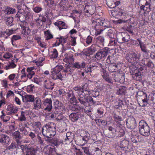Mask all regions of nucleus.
<instances>
[{
  "label": "nucleus",
  "mask_w": 155,
  "mask_h": 155,
  "mask_svg": "<svg viewBox=\"0 0 155 155\" xmlns=\"http://www.w3.org/2000/svg\"><path fill=\"white\" fill-rule=\"evenodd\" d=\"M114 118L115 121L118 124H119L120 123V121L122 120L120 117L117 115L116 114H114Z\"/></svg>",
  "instance_id": "57"
},
{
  "label": "nucleus",
  "mask_w": 155,
  "mask_h": 155,
  "mask_svg": "<svg viewBox=\"0 0 155 155\" xmlns=\"http://www.w3.org/2000/svg\"><path fill=\"white\" fill-rule=\"evenodd\" d=\"M96 41L97 42L103 45L104 41V38L102 36H100L96 38Z\"/></svg>",
  "instance_id": "52"
},
{
  "label": "nucleus",
  "mask_w": 155,
  "mask_h": 155,
  "mask_svg": "<svg viewBox=\"0 0 155 155\" xmlns=\"http://www.w3.org/2000/svg\"><path fill=\"white\" fill-rule=\"evenodd\" d=\"M92 23L95 24L96 33L97 35H100L106 28L111 27L110 22L105 20L97 19L93 20Z\"/></svg>",
  "instance_id": "1"
},
{
  "label": "nucleus",
  "mask_w": 155,
  "mask_h": 155,
  "mask_svg": "<svg viewBox=\"0 0 155 155\" xmlns=\"http://www.w3.org/2000/svg\"><path fill=\"white\" fill-rule=\"evenodd\" d=\"M34 102V109L38 110L41 108V102L39 98L36 97L35 98Z\"/></svg>",
  "instance_id": "21"
},
{
  "label": "nucleus",
  "mask_w": 155,
  "mask_h": 155,
  "mask_svg": "<svg viewBox=\"0 0 155 155\" xmlns=\"http://www.w3.org/2000/svg\"><path fill=\"white\" fill-rule=\"evenodd\" d=\"M10 139L9 136L6 134H0V143L2 144L5 145L9 143Z\"/></svg>",
  "instance_id": "10"
},
{
  "label": "nucleus",
  "mask_w": 155,
  "mask_h": 155,
  "mask_svg": "<svg viewBox=\"0 0 155 155\" xmlns=\"http://www.w3.org/2000/svg\"><path fill=\"white\" fill-rule=\"evenodd\" d=\"M6 25L8 26H12L14 25L13 18L12 17H5L4 18Z\"/></svg>",
  "instance_id": "24"
},
{
  "label": "nucleus",
  "mask_w": 155,
  "mask_h": 155,
  "mask_svg": "<svg viewBox=\"0 0 155 155\" xmlns=\"http://www.w3.org/2000/svg\"><path fill=\"white\" fill-rule=\"evenodd\" d=\"M81 117V114L80 112H78L76 113H72L69 115L70 118L73 122L77 121L78 118Z\"/></svg>",
  "instance_id": "16"
},
{
  "label": "nucleus",
  "mask_w": 155,
  "mask_h": 155,
  "mask_svg": "<svg viewBox=\"0 0 155 155\" xmlns=\"http://www.w3.org/2000/svg\"><path fill=\"white\" fill-rule=\"evenodd\" d=\"M149 99L150 105L152 106L155 105V94H153Z\"/></svg>",
  "instance_id": "48"
},
{
  "label": "nucleus",
  "mask_w": 155,
  "mask_h": 155,
  "mask_svg": "<svg viewBox=\"0 0 155 155\" xmlns=\"http://www.w3.org/2000/svg\"><path fill=\"white\" fill-rule=\"evenodd\" d=\"M56 130L55 126L46 124L43 126L42 133L43 135L47 138L45 140H48L49 139L54 137L56 134Z\"/></svg>",
  "instance_id": "2"
},
{
  "label": "nucleus",
  "mask_w": 155,
  "mask_h": 155,
  "mask_svg": "<svg viewBox=\"0 0 155 155\" xmlns=\"http://www.w3.org/2000/svg\"><path fill=\"white\" fill-rule=\"evenodd\" d=\"M52 103L51 98H46L45 99L43 103L44 105L46 107L45 110L48 111H50L52 108Z\"/></svg>",
  "instance_id": "13"
},
{
  "label": "nucleus",
  "mask_w": 155,
  "mask_h": 155,
  "mask_svg": "<svg viewBox=\"0 0 155 155\" xmlns=\"http://www.w3.org/2000/svg\"><path fill=\"white\" fill-rule=\"evenodd\" d=\"M146 66L150 68L153 69L154 68V64L149 58Z\"/></svg>",
  "instance_id": "51"
},
{
  "label": "nucleus",
  "mask_w": 155,
  "mask_h": 155,
  "mask_svg": "<svg viewBox=\"0 0 155 155\" xmlns=\"http://www.w3.org/2000/svg\"><path fill=\"white\" fill-rule=\"evenodd\" d=\"M106 3L108 7L114 8L120 4L119 0H106Z\"/></svg>",
  "instance_id": "9"
},
{
  "label": "nucleus",
  "mask_w": 155,
  "mask_h": 155,
  "mask_svg": "<svg viewBox=\"0 0 155 155\" xmlns=\"http://www.w3.org/2000/svg\"><path fill=\"white\" fill-rule=\"evenodd\" d=\"M58 55V52L56 49H53L52 51V54L50 55L51 58H56Z\"/></svg>",
  "instance_id": "56"
},
{
  "label": "nucleus",
  "mask_w": 155,
  "mask_h": 155,
  "mask_svg": "<svg viewBox=\"0 0 155 155\" xmlns=\"http://www.w3.org/2000/svg\"><path fill=\"white\" fill-rule=\"evenodd\" d=\"M85 101L86 104L87 103H89V102L93 103V104H94L95 103V102H94V101L93 100V98L91 96H87Z\"/></svg>",
  "instance_id": "63"
},
{
  "label": "nucleus",
  "mask_w": 155,
  "mask_h": 155,
  "mask_svg": "<svg viewBox=\"0 0 155 155\" xmlns=\"http://www.w3.org/2000/svg\"><path fill=\"white\" fill-rule=\"evenodd\" d=\"M145 9L146 10L147 13H149L152 9V3L151 0H148V2L144 5Z\"/></svg>",
  "instance_id": "32"
},
{
  "label": "nucleus",
  "mask_w": 155,
  "mask_h": 155,
  "mask_svg": "<svg viewBox=\"0 0 155 155\" xmlns=\"http://www.w3.org/2000/svg\"><path fill=\"white\" fill-rule=\"evenodd\" d=\"M33 69H34L33 67H29L27 69V71L28 73L27 77L29 79H31L32 76L35 75V72L33 71Z\"/></svg>",
  "instance_id": "29"
},
{
  "label": "nucleus",
  "mask_w": 155,
  "mask_h": 155,
  "mask_svg": "<svg viewBox=\"0 0 155 155\" xmlns=\"http://www.w3.org/2000/svg\"><path fill=\"white\" fill-rule=\"evenodd\" d=\"M115 34V32H113V30L111 29H110L108 30L107 33L108 36L110 39L114 38Z\"/></svg>",
  "instance_id": "50"
},
{
  "label": "nucleus",
  "mask_w": 155,
  "mask_h": 155,
  "mask_svg": "<svg viewBox=\"0 0 155 155\" xmlns=\"http://www.w3.org/2000/svg\"><path fill=\"white\" fill-rule=\"evenodd\" d=\"M24 113L23 111H21V116L19 118V119L21 121H25L26 120V118L24 114Z\"/></svg>",
  "instance_id": "64"
},
{
  "label": "nucleus",
  "mask_w": 155,
  "mask_h": 155,
  "mask_svg": "<svg viewBox=\"0 0 155 155\" xmlns=\"http://www.w3.org/2000/svg\"><path fill=\"white\" fill-rule=\"evenodd\" d=\"M101 54L102 56V58L105 57L107 56L108 53V51L106 49H102L101 50H100Z\"/></svg>",
  "instance_id": "45"
},
{
  "label": "nucleus",
  "mask_w": 155,
  "mask_h": 155,
  "mask_svg": "<svg viewBox=\"0 0 155 155\" xmlns=\"http://www.w3.org/2000/svg\"><path fill=\"white\" fill-rule=\"evenodd\" d=\"M2 115L1 116V118L3 120L4 122H7L10 120V117L9 116H5L3 111H2Z\"/></svg>",
  "instance_id": "47"
},
{
  "label": "nucleus",
  "mask_w": 155,
  "mask_h": 155,
  "mask_svg": "<svg viewBox=\"0 0 155 155\" xmlns=\"http://www.w3.org/2000/svg\"><path fill=\"white\" fill-rule=\"evenodd\" d=\"M13 138L15 139L17 143L19 144L20 141L19 140L22 138V136L21 135L20 133L18 131L15 132L12 134Z\"/></svg>",
  "instance_id": "22"
},
{
  "label": "nucleus",
  "mask_w": 155,
  "mask_h": 155,
  "mask_svg": "<svg viewBox=\"0 0 155 155\" xmlns=\"http://www.w3.org/2000/svg\"><path fill=\"white\" fill-rule=\"evenodd\" d=\"M126 124L128 128L132 129H135L137 126L135 119L133 117H130L127 120Z\"/></svg>",
  "instance_id": "8"
},
{
  "label": "nucleus",
  "mask_w": 155,
  "mask_h": 155,
  "mask_svg": "<svg viewBox=\"0 0 155 155\" xmlns=\"http://www.w3.org/2000/svg\"><path fill=\"white\" fill-rule=\"evenodd\" d=\"M54 83L49 81V83L46 84L44 87L47 89L52 90L54 88L52 86L54 85Z\"/></svg>",
  "instance_id": "41"
},
{
  "label": "nucleus",
  "mask_w": 155,
  "mask_h": 155,
  "mask_svg": "<svg viewBox=\"0 0 155 155\" xmlns=\"http://www.w3.org/2000/svg\"><path fill=\"white\" fill-rule=\"evenodd\" d=\"M84 12L91 15L94 14L95 12V7L91 5H87L85 6Z\"/></svg>",
  "instance_id": "17"
},
{
  "label": "nucleus",
  "mask_w": 155,
  "mask_h": 155,
  "mask_svg": "<svg viewBox=\"0 0 155 155\" xmlns=\"http://www.w3.org/2000/svg\"><path fill=\"white\" fill-rule=\"evenodd\" d=\"M20 147L22 152L25 153L26 155H35L37 150L31 146L30 145H22Z\"/></svg>",
  "instance_id": "5"
},
{
  "label": "nucleus",
  "mask_w": 155,
  "mask_h": 155,
  "mask_svg": "<svg viewBox=\"0 0 155 155\" xmlns=\"http://www.w3.org/2000/svg\"><path fill=\"white\" fill-rule=\"evenodd\" d=\"M28 101L29 102H32L34 101L35 100L34 97L31 95H27Z\"/></svg>",
  "instance_id": "62"
},
{
  "label": "nucleus",
  "mask_w": 155,
  "mask_h": 155,
  "mask_svg": "<svg viewBox=\"0 0 155 155\" xmlns=\"http://www.w3.org/2000/svg\"><path fill=\"white\" fill-rule=\"evenodd\" d=\"M117 65L115 64H110L108 68L109 71L111 72H113L117 70Z\"/></svg>",
  "instance_id": "34"
},
{
  "label": "nucleus",
  "mask_w": 155,
  "mask_h": 155,
  "mask_svg": "<svg viewBox=\"0 0 155 155\" xmlns=\"http://www.w3.org/2000/svg\"><path fill=\"white\" fill-rule=\"evenodd\" d=\"M93 58H95V60H100L102 59L101 56L100 51H98L96 54L93 57Z\"/></svg>",
  "instance_id": "44"
},
{
  "label": "nucleus",
  "mask_w": 155,
  "mask_h": 155,
  "mask_svg": "<svg viewBox=\"0 0 155 155\" xmlns=\"http://www.w3.org/2000/svg\"><path fill=\"white\" fill-rule=\"evenodd\" d=\"M115 132H111L110 131H107L105 133V136L110 138H113L115 136Z\"/></svg>",
  "instance_id": "39"
},
{
  "label": "nucleus",
  "mask_w": 155,
  "mask_h": 155,
  "mask_svg": "<svg viewBox=\"0 0 155 155\" xmlns=\"http://www.w3.org/2000/svg\"><path fill=\"white\" fill-rule=\"evenodd\" d=\"M117 44V42L115 41V38H110V40L109 43L108 44V46H115Z\"/></svg>",
  "instance_id": "55"
},
{
  "label": "nucleus",
  "mask_w": 155,
  "mask_h": 155,
  "mask_svg": "<svg viewBox=\"0 0 155 155\" xmlns=\"http://www.w3.org/2000/svg\"><path fill=\"white\" fill-rule=\"evenodd\" d=\"M3 11L7 15L13 14L16 12V10L15 8L8 6H7Z\"/></svg>",
  "instance_id": "28"
},
{
  "label": "nucleus",
  "mask_w": 155,
  "mask_h": 155,
  "mask_svg": "<svg viewBox=\"0 0 155 155\" xmlns=\"http://www.w3.org/2000/svg\"><path fill=\"white\" fill-rule=\"evenodd\" d=\"M72 110L73 111H80L81 112V110L83 111V109L79 106L77 105H74L72 107Z\"/></svg>",
  "instance_id": "58"
},
{
  "label": "nucleus",
  "mask_w": 155,
  "mask_h": 155,
  "mask_svg": "<svg viewBox=\"0 0 155 155\" xmlns=\"http://www.w3.org/2000/svg\"><path fill=\"white\" fill-rule=\"evenodd\" d=\"M102 72V76L103 79L107 82L110 84L113 83V81L109 77V74L107 73L106 71L104 69L101 71Z\"/></svg>",
  "instance_id": "19"
},
{
  "label": "nucleus",
  "mask_w": 155,
  "mask_h": 155,
  "mask_svg": "<svg viewBox=\"0 0 155 155\" xmlns=\"http://www.w3.org/2000/svg\"><path fill=\"white\" fill-rule=\"evenodd\" d=\"M140 55H137L134 52L129 53L126 54V58L130 63L137 62L140 60Z\"/></svg>",
  "instance_id": "6"
},
{
  "label": "nucleus",
  "mask_w": 155,
  "mask_h": 155,
  "mask_svg": "<svg viewBox=\"0 0 155 155\" xmlns=\"http://www.w3.org/2000/svg\"><path fill=\"white\" fill-rule=\"evenodd\" d=\"M129 144V142L127 140H123L121 141V143L120 144V147L121 148H123L124 149L125 148L128 147Z\"/></svg>",
  "instance_id": "36"
},
{
  "label": "nucleus",
  "mask_w": 155,
  "mask_h": 155,
  "mask_svg": "<svg viewBox=\"0 0 155 155\" xmlns=\"http://www.w3.org/2000/svg\"><path fill=\"white\" fill-rule=\"evenodd\" d=\"M126 89L125 86L120 87L119 89L117 90L116 94L120 95L125 94L127 93Z\"/></svg>",
  "instance_id": "27"
},
{
  "label": "nucleus",
  "mask_w": 155,
  "mask_h": 155,
  "mask_svg": "<svg viewBox=\"0 0 155 155\" xmlns=\"http://www.w3.org/2000/svg\"><path fill=\"white\" fill-rule=\"evenodd\" d=\"M54 25L57 26L60 30L62 29H66L67 28L65 23L61 21L56 22L54 23Z\"/></svg>",
  "instance_id": "23"
},
{
  "label": "nucleus",
  "mask_w": 155,
  "mask_h": 155,
  "mask_svg": "<svg viewBox=\"0 0 155 155\" xmlns=\"http://www.w3.org/2000/svg\"><path fill=\"white\" fill-rule=\"evenodd\" d=\"M138 100H137L139 104L141 107L146 106L148 103L149 104V98H148L147 94L142 91H139L137 93Z\"/></svg>",
  "instance_id": "4"
},
{
  "label": "nucleus",
  "mask_w": 155,
  "mask_h": 155,
  "mask_svg": "<svg viewBox=\"0 0 155 155\" xmlns=\"http://www.w3.org/2000/svg\"><path fill=\"white\" fill-rule=\"evenodd\" d=\"M18 144H18L17 143L16 144L15 142H12L11 143L10 145L8 147V149L9 150L14 149L15 148L17 149L18 148Z\"/></svg>",
  "instance_id": "38"
},
{
  "label": "nucleus",
  "mask_w": 155,
  "mask_h": 155,
  "mask_svg": "<svg viewBox=\"0 0 155 155\" xmlns=\"http://www.w3.org/2000/svg\"><path fill=\"white\" fill-rule=\"evenodd\" d=\"M84 91H80V93H78L79 98L78 100L79 102L83 105H85L86 104V97L85 93H84Z\"/></svg>",
  "instance_id": "14"
},
{
  "label": "nucleus",
  "mask_w": 155,
  "mask_h": 155,
  "mask_svg": "<svg viewBox=\"0 0 155 155\" xmlns=\"http://www.w3.org/2000/svg\"><path fill=\"white\" fill-rule=\"evenodd\" d=\"M141 50L146 54H148L149 52V51L148 50L146 46V45L143 44L140 46Z\"/></svg>",
  "instance_id": "42"
},
{
  "label": "nucleus",
  "mask_w": 155,
  "mask_h": 155,
  "mask_svg": "<svg viewBox=\"0 0 155 155\" xmlns=\"http://www.w3.org/2000/svg\"><path fill=\"white\" fill-rule=\"evenodd\" d=\"M96 45L95 44H93L89 48H88V49L90 50V51H91L93 53L97 51L96 48Z\"/></svg>",
  "instance_id": "59"
},
{
  "label": "nucleus",
  "mask_w": 155,
  "mask_h": 155,
  "mask_svg": "<svg viewBox=\"0 0 155 155\" xmlns=\"http://www.w3.org/2000/svg\"><path fill=\"white\" fill-rule=\"evenodd\" d=\"M86 135L84 136L82 138V140L84 141V143H86L90 139V135L88 133L85 132Z\"/></svg>",
  "instance_id": "54"
},
{
  "label": "nucleus",
  "mask_w": 155,
  "mask_h": 155,
  "mask_svg": "<svg viewBox=\"0 0 155 155\" xmlns=\"http://www.w3.org/2000/svg\"><path fill=\"white\" fill-rule=\"evenodd\" d=\"M132 68H133L134 71L135 72L136 75V77L135 79L137 80L140 81H142L141 77V73L139 71V70L135 66L133 65Z\"/></svg>",
  "instance_id": "26"
},
{
  "label": "nucleus",
  "mask_w": 155,
  "mask_h": 155,
  "mask_svg": "<svg viewBox=\"0 0 155 155\" xmlns=\"http://www.w3.org/2000/svg\"><path fill=\"white\" fill-rule=\"evenodd\" d=\"M48 141L56 147L59 146L61 143H63L64 142V141L60 139L59 137H55L51 139L50 138Z\"/></svg>",
  "instance_id": "15"
},
{
  "label": "nucleus",
  "mask_w": 155,
  "mask_h": 155,
  "mask_svg": "<svg viewBox=\"0 0 155 155\" xmlns=\"http://www.w3.org/2000/svg\"><path fill=\"white\" fill-rule=\"evenodd\" d=\"M56 39H59V41L57 45H59L60 44H61L63 46L62 51H65L66 49L64 47L63 44L67 42V38H65L63 36H60L59 38H57Z\"/></svg>",
  "instance_id": "20"
},
{
  "label": "nucleus",
  "mask_w": 155,
  "mask_h": 155,
  "mask_svg": "<svg viewBox=\"0 0 155 155\" xmlns=\"http://www.w3.org/2000/svg\"><path fill=\"white\" fill-rule=\"evenodd\" d=\"M88 84L87 83H84L82 85L81 88L82 90H84V91L90 92L89 89L88 88Z\"/></svg>",
  "instance_id": "61"
},
{
  "label": "nucleus",
  "mask_w": 155,
  "mask_h": 155,
  "mask_svg": "<svg viewBox=\"0 0 155 155\" xmlns=\"http://www.w3.org/2000/svg\"><path fill=\"white\" fill-rule=\"evenodd\" d=\"M46 153L49 155H55V152L53 148L50 147L47 149Z\"/></svg>",
  "instance_id": "46"
},
{
  "label": "nucleus",
  "mask_w": 155,
  "mask_h": 155,
  "mask_svg": "<svg viewBox=\"0 0 155 155\" xmlns=\"http://www.w3.org/2000/svg\"><path fill=\"white\" fill-rule=\"evenodd\" d=\"M85 64L84 62H83L81 64H79V62H76L73 65V68H76L78 69L81 68H83L85 67Z\"/></svg>",
  "instance_id": "35"
},
{
  "label": "nucleus",
  "mask_w": 155,
  "mask_h": 155,
  "mask_svg": "<svg viewBox=\"0 0 155 155\" xmlns=\"http://www.w3.org/2000/svg\"><path fill=\"white\" fill-rule=\"evenodd\" d=\"M127 21H129L128 22L131 24H133L135 22V19L132 17L130 18L129 20L125 21L123 19H119L115 21L116 24H123L126 22Z\"/></svg>",
  "instance_id": "25"
},
{
  "label": "nucleus",
  "mask_w": 155,
  "mask_h": 155,
  "mask_svg": "<svg viewBox=\"0 0 155 155\" xmlns=\"http://www.w3.org/2000/svg\"><path fill=\"white\" fill-rule=\"evenodd\" d=\"M25 12V11L23 9H19L15 15V17L18 18L20 21H24L28 19L29 17L28 15V14Z\"/></svg>",
  "instance_id": "7"
},
{
  "label": "nucleus",
  "mask_w": 155,
  "mask_h": 155,
  "mask_svg": "<svg viewBox=\"0 0 155 155\" xmlns=\"http://www.w3.org/2000/svg\"><path fill=\"white\" fill-rule=\"evenodd\" d=\"M119 38H122L123 41L127 42L129 41L130 38V36L127 32H123L120 34Z\"/></svg>",
  "instance_id": "18"
},
{
  "label": "nucleus",
  "mask_w": 155,
  "mask_h": 155,
  "mask_svg": "<svg viewBox=\"0 0 155 155\" xmlns=\"http://www.w3.org/2000/svg\"><path fill=\"white\" fill-rule=\"evenodd\" d=\"M45 34L46 37V40H48L53 38V35L51 34L49 30H47L45 32Z\"/></svg>",
  "instance_id": "49"
},
{
  "label": "nucleus",
  "mask_w": 155,
  "mask_h": 155,
  "mask_svg": "<svg viewBox=\"0 0 155 155\" xmlns=\"http://www.w3.org/2000/svg\"><path fill=\"white\" fill-rule=\"evenodd\" d=\"M22 33L25 35H27L29 34L31 32L30 29L26 27H22Z\"/></svg>",
  "instance_id": "43"
},
{
  "label": "nucleus",
  "mask_w": 155,
  "mask_h": 155,
  "mask_svg": "<svg viewBox=\"0 0 155 155\" xmlns=\"http://www.w3.org/2000/svg\"><path fill=\"white\" fill-rule=\"evenodd\" d=\"M74 137V133L71 132H68L66 134V138L64 141L65 144H67L72 142Z\"/></svg>",
  "instance_id": "12"
},
{
  "label": "nucleus",
  "mask_w": 155,
  "mask_h": 155,
  "mask_svg": "<svg viewBox=\"0 0 155 155\" xmlns=\"http://www.w3.org/2000/svg\"><path fill=\"white\" fill-rule=\"evenodd\" d=\"M21 38V37L19 35H14L12 37L11 39V41L12 43V44L13 45V41H16L19 39Z\"/></svg>",
  "instance_id": "60"
},
{
  "label": "nucleus",
  "mask_w": 155,
  "mask_h": 155,
  "mask_svg": "<svg viewBox=\"0 0 155 155\" xmlns=\"http://www.w3.org/2000/svg\"><path fill=\"white\" fill-rule=\"evenodd\" d=\"M139 129L140 134L144 136L148 137L150 134V127L143 120L139 122Z\"/></svg>",
  "instance_id": "3"
},
{
  "label": "nucleus",
  "mask_w": 155,
  "mask_h": 155,
  "mask_svg": "<svg viewBox=\"0 0 155 155\" xmlns=\"http://www.w3.org/2000/svg\"><path fill=\"white\" fill-rule=\"evenodd\" d=\"M8 110L13 113H16L18 111V108L15 106L14 107L13 104H10L8 105Z\"/></svg>",
  "instance_id": "33"
},
{
  "label": "nucleus",
  "mask_w": 155,
  "mask_h": 155,
  "mask_svg": "<svg viewBox=\"0 0 155 155\" xmlns=\"http://www.w3.org/2000/svg\"><path fill=\"white\" fill-rule=\"evenodd\" d=\"M54 109L55 110H59L62 107L63 104L61 102L56 101L54 102Z\"/></svg>",
  "instance_id": "37"
},
{
  "label": "nucleus",
  "mask_w": 155,
  "mask_h": 155,
  "mask_svg": "<svg viewBox=\"0 0 155 155\" xmlns=\"http://www.w3.org/2000/svg\"><path fill=\"white\" fill-rule=\"evenodd\" d=\"M16 66V65L14 63V61L13 60L12 61V62L9 63V64L6 66L5 67L6 69L7 70H8L10 68H14Z\"/></svg>",
  "instance_id": "53"
},
{
  "label": "nucleus",
  "mask_w": 155,
  "mask_h": 155,
  "mask_svg": "<svg viewBox=\"0 0 155 155\" xmlns=\"http://www.w3.org/2000/svg\"><path fill=\"white\" fill-rule=\"evenodd\" d=\"M112 78L114 80L115 82L123 83L124 81V77L120 74H112Z\"/></svg>",
  "instance_id": "11"
},
{
  "label": "nucleus",
  "mask_w": 155,
  "mask_h": 155,
  "mask_svg": "<svg viewBox=\"0 0 155 155\" xmlns=\"http://www.w3.org/2000/svg\"><path fill=\"white\" fill-rule=\"evenodd\" d=\"M62 68L63 67L61 65H57L53 69V71L57 74L62 69Z\"/></svg>",
  "instance_id": "40"
},
{
  "label": "nucleus",
  "mask_w": 155,
  "mask_h": 155,
  "mask_svg": "<svg viewBox=\"0 0 155 155\" xmlns=\"http://www.w3.org/2000/svg\"><path fill=\"white\" fill-rule=\"evenodd\" d=\"M111 12L112 15L114 16L116 15L117 14L120 16H125L127 14L126 12L120 9V11H118V12L117 11H116L114 10H112Z\"/></svg>",
  "instance_id": "30"
},
{
  "label": "nucleus",
  "mask_w": 155,
  "mask_h": 155,
  "mask_svg": "<svg viewBox=\"0 0 155 155\" xmlns=\"http://www.w3.org/2000/svg\"><path fill=\"white\" fill-rule=\"evenodd\" d=\"M65 56L66 59L68 60V63L69 64L74 62V59L73 58V55L71 53L66 54H65Z\"/></svg>",
  "instance_id": "31"
}]
</instances>
